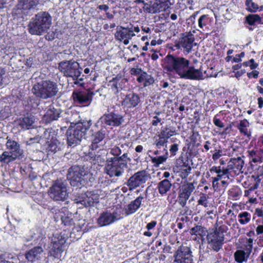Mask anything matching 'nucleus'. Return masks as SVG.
Wrapping results in <instances>:
<instances>
[{
    "mask_svg": "<svg viewBox=\"0 0 263 263\" xmlns=\"http://www.w3.org/2000/svg\"><path fill=\"white\" fill-rule=\"evenodd\" d=\"M248 125V121L246 119H244L240 122V123L237 126V128L241 133L244 134L245 135L249 136L250 134H248V129L246 128Z\"/></svg>",
    "mask_w": 263,
    "mask_h": 263,
    "instance_id": "58836bf2",
    "label": "nucleus"
},
{
    "mask_svg": "<svg viewBox=\"0 0 263 263\" xmlns=\"http://www.w3.org/2000/svg\"><path fill=\"white\" fill-rule=\"evenodd\" d=\"M160 121V119L157 116H156L154 117V120L152 121V125L154 126H157Z\"/></svg>",
    "mask_w": 263,
    "mask_h": 263,
    "instance_id": "69168bd1",
    "label": "nucleus"
},
{
    "mask_svg": "<svg viewBox=\"0 0 263 263\" xmlns=\"http://www.w3.org/2000/svg\"><path fill=\"white\" fill-rule=\"evenodd\" d=\"M222 156V151L218 150L217 152H215L212 156V158L214 160L218 159Z\"/></svg>",
    "mask_w": 263,
    "mask_h": 263,
    "instance_id": "13d9d810",
    "label": "nucleus"
},
{
    "mask_svg": "<svg viewBox=\"0 0 263 263\" xmlns=\"http://www.w3.org/2000/svg\"><path fill=\"white\" fill-rule=\"evenodd\" d=\"M124 122L123 116L115 111L105 114L98 120L96 125H101L105 127L106 126L117 127L121 125Z\"/></svg>",
    "mask_w": 263,
    "mask_h": 263,
    "instance_id": "1a4fd4ad",
    "label": "nucleus"
},
{
    "mask_svg": "<svg viewBox=\"0 0 263 263\" xmlns=\"http://www.w3.org/2000/svg\"><path fill=\"white\" fill-rule=\"evenodd\" d=\"M164 134H160L158 137V138L155 140L154 144L156 145L157 148H161V147H165L164 148H167V143L168 142L166 137H164Z\"/></svg>",
    "mask_w": 263,
    "mask_h": 263,
    "instance_id": "473e14b6",
    "label": "nucleus"
},
{
    "mask_svg": "<svg viewBox=\"0 0 263 263\" xmlns=\"http://www.w3.org/2000/svg\"><path fill=\"white\" fill-rule=\"evenodd\" d=\"M195 188L193 183H187L181 186L179 193L189 198Z\"/></svg>",
    "mask_w": 263,
    "mask_h": 263,
    "instance_id": "c85d7f7f",
    "label": "nucleus"
},
{
    "mask_svg": "<svg viewBox=\"0 0 263 263\" xmlns=\"http://www.w3.org/2000/svg\"><path fill=\"white\" fill-rule=\"evenodd\" d=\"M58 91V85L49 80L37 83L33 85L32 89V93L36 97L45 100L56 96Z\"/></svg>",
    "mask_w": 263,
    "mask_h": 263,
    "instance_id": "20e7f679",
    "label": "nucleus"
},
{
    "mask_svg": "<svg viewBox=\"0 0 263 263\" xmlns=\"http://www.w3.org/2000/svg\"><path fill=\"white\" fill-rule=\"evenodd\" d=\"M60 143L58 142V141H51L50 143L48 144V146L47 148V150L48 153L49 152L55 153L59 150H60V147L59 146Z\"/></svg>",
    "mask_w": 263,
    "mask_h": 263,
    "instance_id": "a19ab883",
    "label": "nucleus"
},
{
    "mask_svg": "<svg viewBox=\"0 0 263 263\" xmlns=\"http://www.w3.org/2000/svg\"><path fill=\"white\" fill-rule=\"evenodd\" d=\"M207 18L208 16L206 15H202L199 17L198 20V25L200 28H202L203 27L206 25L205 21Z\"/></svg>",
    "mask_w": 263,
    "mask_h": 263,
    "instance_id": "603ef678",
    "label": "nucleus"
},
{
    "mask_svg": "<svg viewBox=\"0 0 263 263\" xmlns=\"http://www.w3.org/2000/svg\"><path fill=\"white\" fill-rule=\"evenodd\" d=\"M140 101L139 96L135 93H130L126 95L122 101V104L127 108L136 107Z\"/></svg>",
    "mask_w": 263,
    "mask_h": 263,
    "instance_id": "aec40b11",
    "label": "nucleus"
},
{
    "mask_svg": "<svg viewBox=\"0 0 263 263\" xmlns=\"http://www.w3.org/2000/svg\"><path fill=\"white\" fill-rule=\"evenodd\" d=\"M52 24V17L46 11H40L30 20L28 24L29 32L33 35H41L48 31Z\"/></svg>",
    "mask_w": 263,
    "mask_h": 263,
    "instance_id": "f03ea898",
    "label": "nucleus"
},
{
    "mask_svg": "<svg viewBox=\"0 0 263 263\" xmlns=\"http://www.w3.org/2000/svg\"><path fill=\"white\" fill-rule=\"evenodd\" d=\"M105 137V130L102 129L97 132L93 135L92 144L90 147L92 150L96 149L99 147L98 143L101 142Z\"/></svg>",
    "mask_w": 263,
    "mask_h": 263,
    "instance_id": "cd10ccee",
    "label": "nucleus"
},
{
    "mask_svg": "<svg viewBox=\"0 0 263 263\" xmlns=\"http://www.w3.org/2000/svg\"><path fill=\"white\" fill-rule=\"evenodd\" d=\"M191 249L185 246L179 247L174 255L173 263H194Z\"/></svg>",
    "mask_w": 263,
    "mask_h": 263,
    "instance_id": "9b49d317",
    "label": "nucleus"
},
{
    "mask_svg": "<svg viewBox=\"0 0 263 263\" xmlns=\"http://www.w3.org/2000/svg\"><path fill=\"white\" fill-rule=\"evenodd\" d=\"M63 251V248L51 247L49 252L51 255L54 256L55 258H59L61 257V254Z\"/></svg>",
    "mask_w": 263,
    "mask_h": 263,
    "instance_id": "37998d69",
    "label": "nucleus"
},
{
    "mask_svg": "<svg viewBox=\"0 0 263 263\" xmlns=\"http://www.w3.org/2000/svg\"><path fill=\"white\" fill-rule=\"evenodd\" d=\"M75 202L80 203L85 208L94 206L99 202V195L95 191H87L76 198Z\"/></svg>",
    "mask_w": 263,
    "mask_h": 263,
    "instance_id": "f8f14e48",
    "label": "nucleus"
},
{
    "mask_svg": "<svg viewBox=\"0 0 263 263\" xmlns=\"http://www.w3.org/2000/svg\"><path fill=\"white\" fill-rule=\"evenodd\" d=\"M157 222L156 221H152L148 223L146 226V228L148 230L153 229L156 225Z\"/></svg>",
    "mask_w": 263,
    "mask_h": 263,
    "instance_id": "0e129e2a",
    "label": "nucleus"
},
{
    "mask_svg": "<svg viewBox=\"0 0 263 263\" xmlns=\"http://www.w3.org/2000/svg\"><path fill=\"white\" fill-rule=\"evenodd\" d=\"M94 95L90 91H77L72 93V97L74 102L88 106L91 103Z\"/></svg>",
    "mask_w": 263,
    "mask_h": 263,
    "instance_id": "dca6fc26",
    "label": "nucleus"
},
{
    "mask_svg": "<svg viewBox=\"0 0 263 263\" xmlns=\"http://www.w3.org/2000/svg\"><path fill=\"white\" fill-rule=\"evenodd\" d=\"M34 123V119L32 117L25 116L22 120H20L19 126L24 129H29Z\"/></svg>",
    "mask_w": 263,
    "mask_h": 263,
    "instance_id": "7c9ffc66",
    "label": "nucleus"
},
{
    "mask_svg": "<svg viewBox=\"0 0 263 263\" xmlns=\"http://www.w3.org/2000/svg\"><path fill=\"white\" fill-rule=\"evenodd\" d=\"M91 121H83L77 123L71 122L67 132V144L74 147L85 138L87 131L91 125Z\"/></svg>",
    "mask_w": 263,
    "mask_h": 263,
    "instance_id": "7ed1b4c3",
    "label": "nucleus"
},
{
    "mask_svg": "<svg viewBox=\"0 0 263 263\" xmlns=\"http://www.w3.org/2000/svg\"><path fill=\"white\" fill-rule=\"evenodd\" d=\"M205 233L206 231L205 228L201 226H196L192 228L190 231V233L192 235H195L196 236L199 235L200 236L205 235Z\"/></svg>",
    "mask_w": 263,
    "mask_h": 263,
    "instance_id": "f704fd0d",
    "label": "nucleus"
},
{
    "mask_svg": "<svg viewBox=\"0 0 263 263\" xmlns=\"http://www.w3.org/2000/svg\"><path fill=\"white\" fill-rule=\"evenodd\" d=\"M66 240L65 238L62 236L60 237H54V238L52 240V245L51 247L55 248H64L63 246L64 245Z\"/></svg>",
    "mask_w": 263,
    "mask_h": 263,
    "instance_id": "e433bc0d",
    "label": "nucleus"
},
{
    "mask_svg": "<svg viewBox=\"0 0 263 263\" xmlns=\"http://www.w3.org/2000/svg\"><path fill=\"white\" fill-rule=\"evenodd\" d=\"M208 198H209V197L206 194H202L197 201L198 204L201 205L205 208L208 207Z\"/></svg>",
    "mask_w": 263,
    "mask_h": 263,
    "instance_id": "49530a36",
    "label": "nucleus"
},
{
    "mask_svg": "<svg viewBox=\"0 0 263 263\" xmlns=\"http://www.w3.org/2000/svg\"><path fill=\"white\" fill-rule=\"evenodd\" d=\"M72 80L74 81V84L76 85H79L80 86H82L84 84L83 82L84 79L82 77L81 78L79 77L76 79H72Z\"/></svg>",
    "mask_w": 263,
    "mask_h": 263,
    "instance_id": "4d7b16f0",
    "label": "nucleus"
},
{
    "mask_svg": "<svg viewBox=\"0 0 263 263\" xmlns=\"http://www.w3.org/2000/svg\"><path fill=\"white\" fill-rule=\"evenodd\" d=\"M246 22L250 25H254L256 23H260L261 17L258 14H249L246 17Z\"/></svg>",
    "mask_w": 263,
    "mask_h": 263,
    "instance_id": "4c0bfd02",
    "label": "nucleus"
},
{
    "mask_svg": "<svg viewBox=\"0 0 263 263\" xmlns=\"http://www.w3.org/2000/svg\"><path fill=\"white\" fill-rule=\"evenodd\" d=\"M259 74V72L257 70H254L251 72L248 73L247 75L249 78H257Z\"/></svg>",
    "mask_w": 263,
    "mask_h": 263,
    "instance_id": "680f3d73",
    "label": "nucleus"
},
{
    "mask_svg": "<svg viewBox=\"0 0 263 263\" xmlns=\"http://www.w3.org/2000/svg\"><path fill=\"white\" fill-rule=\"evenodd\" d=\"M115 159H118V160L120 163H124L125 164V167L127 168V163L128 162L130 161L131 159L130 158L127 157V153H124L122 156L119 157H114Z\"/></svg>",
    "mask_w": 263,
    "mask_h": 263,
    "instance_id": "a18cd8bd",
    "label": "nucleus"
},
{
    "mask_svg": "<svg viewBox=\"0 0 263 263\" xmlns=\"http://www.w3.org/2000/svg\"><path fill=\"white\" fill-rule=\"evenodd\" d=\"M224 229L222 227L207 235V240L210 247L215 251L218 252L222 248L224 241Z\"/></svg>",
    "mask_w": 263,
    "mask_h": 263,
    "instance_id": "9d476101",
    "label": "nucleus"
},
{
    "mask_svg": "<svg viewBox=\"0 0 263 263\" xmlns=\"http://www.w3.org/2000/svg\"><path fill=\"white\" fill-rule=\"evenodd\" d=\"M222 178V175L218 174L217 177H213V185L214 186L218 185V181Z\"/></svg>",
    "mask_w": 263,
    "mask_h": 263,
    "instance_id": "5fc2aeb1",
    "label": "nucleus"
},
{
    "mask_svg": "<svg viewBox=\"0 0 263 263\" xmlns=\"http://www.w3.org/2000/svg\"><path fill=\"white\" fill-rule=\"evenodd\" d=\"M245 4L247 7V10L250 12H256L259 9L258 5L253 2L252 0H247Z\"/></svg>",
    "mask_w": 263,
    "mask_h": 263,
    "instance_id": "79ce46f5",
    "label": "nucleus"
},
{
    "mask_svg": "<svg viewBox=\"0 0 263 263\" xmlns=\"http://www.w3.org/2000/svg\"><path fill=\"white\" fill-rule=\"evenodd\" d=\"M71 214L70 215H61V220L63 224L66 226H72L74 224V220L73 218L71 217Z\"/></svg>",
    "mask_w": 263,
    "mask_h": 263,
    "instance_id": "ea45409f",
    "label": "nucleus"
},
{
    "mask_svg": "<svg viewBox=\"0 0 263 263\" xmlns=\"http://www.w3.org/2000/svg\"><path fill=\"white\" fill-rule=\"evenodd\" d=\"M92 161H94V163H99L103 162L104 159L101 157L100 155L96 154Z\"/></svg>",
    "mask_w": 263,
    "mask_h": 263,
    "instance_id": "bf43d9fd",
    "label": "nucleus"
},
{
    "mask_svg": "<svg viewBox=\"0 0 263 263\" xmlns=\"http://www.w3.org/2000/svg\"><path fill=\"white\" fill-rule=\"evenodd\" d=\"M143 72L140 68H133L130 69V73L133 75L139 76Z\"/></svg>",
    "mask_w": 263,
    "mask_h": 263,
    "instance_id": "864d4df0",
    "label": "nucleus"
},
{
    "mask_svg": "<svg viewBox=\"0 0 263 263\" xmlns=\"http://www.w3.org/2000/svg\"><path fill=\"white\" fill-rule=\"evenodd\" d=\"M110 153L114 156V157H119L122 153V151L119 146H115L110 149Z\"/></svg>",
    "mask_w": 263,
    "mask_h": 263,
    "instance_id": "09e8293b",
    "label": "nucleus"
},
{
    "mask_svg": "<svg viewBox=\"0 0 263 263\" xmlns=\"http://www.w3.org/2000/svg\"><path fill=\"white\" fill-rule=\"evenodd\" d=\"M119 219L120 218L118 217V214L116 212L111 213L108 211L103 212L100 214L98 217L97 223L100 227L107 226L111 224Z\"/></svg>",
    "mask_w": 263,
    "mask_h": 263,
    "instance_id": "f3484780",
    "label": "nucleus"
},
{
    "mask_svg": "<svg viewBox=\"0 0 263 263\" xmlns=\"http://www.w3.org/2000/svg\"><path fill=\"white\" fill-rule=\"evenodd\" d=\"M88 175V173L83 167L73 165L68 169L67 178L69 180L71 185L79 186L80 185H84L85 180Z\"/></svg>",
    "mask_w": 263,
    "mask_h": 263,
    "instance_id": "423d86ee",
    "label": "nucleus"
},
{
    "mask_svg": "<svg viewBox=\"0 0 263 263\" xmlns=\"http://www.w3.org/2000/svg\"><path fill=\"white\" fill-rule=\"evenodd\" d=\"M231 169H229V167L227 166V168H223L222 170L221 169L220 167H216L213 166L211 169V171H214L216 172L217 174H221L222 175V176L225 175H227L229 173V171H231Z\"/></svg>",
    "mask_w": 263,
    "mask_h": 263,
    "instance_id": "c03bdc74",
    "label": "nucleus"
},
{
    "mask_svg": "<svg viewBox=\"0 0 263 263\" xmlns=\"http://www.w3.org/2000/svg\"><path fill=\"white\" fill-rule=\"evenodd\" d=\"M243 160L241 157H238L236 158H231L228 163V167H229V169H231V170H236L240 171L243 166Z\"/></svg>",
    "mask_w": 263,
    "mask_h": 263,
    "instance_id": "bb28decb",
    "label": "nucleus"
},
{
    "mask_svg": "<svg viewBox=\"0 0 263 263\" xmlns=\"http://www.w3.org/2000/svg\"><path fill=\"white\" fill-rule=\"evenodd\" d=\"M154 82V78L150 75H148L147 73L146 77H145V81L144 83V86L146 87L149 86Z\"/></svg>",
    "mask_w": 263,
    "mask_h": 263,
    "instance_id": "8fccbe9b",
    "label": "nucleus"
},
{
    "mask_svg": "<svg viewBox=\"0 0 263 263\" xmlns=\"http://www.w3.org/2000/svg\"><path fill=\"white\" fill-rule=\"evenodd\" d=\"M150 5L151 10H149L150 12H153V13H157L160 12V8H162L163 6L167 7V4L161 2L160 0H156L155 2L153 3L152 1L150 2Z\"/></svg>",
    "mask_w": 263,
    "mask_h": 263,
    "instance_id": "c756f323",
    "label": "nucleus"
},
{
    "mask_svg": "<svg viewBox=\"0 0 263 263\" xmlns=\"http://www.w3.org/2000/svg\"><path fill=\"white\" fill-rule=\"evenodd\" d=\"M178 145L177 144H174L171 146L170 151L173 155H175L176 152L178 149Z\"/></svg>",
    "mask_w": 263,
    "mask_h": 263,
    "instance_id": "052dcab7",
    "label": "nucleus"
},
{
    "mask_svg": "<svg viewBox=\"0 0 263 263\" xmlns=\"http://www.w3.org/2000/svg\"><path fill=\"white\" fill-rule=\"evenodd\" d=\"M67 185L65 181H55L48 192L50 197L55 201H63L66 200L68 196Z\"/></svg>",
    "mask_w": 263,
    "mask_h": 263,
    "instance_id": "39448f33",
    "label": "nucleus"
},
{
    "mask_svg": "<svg viewBox=\"0 0 263 263\" xmlns=\"http://www.w3.org/2000/svg\"><path fill=\"white\" fill-rule=\"evenodd\" d=\"M126 168L125 164L120 163L118 159L112 157L106 159L104 171L110 177H120Z\"/></svg>",
    "mask_w": 263,
    "mask_h": 263,
    "instance_id": "6e6552de",
    "label": "nucleus"
},
{
    "mask_svg": "<svg viewBox=\"0 0 263 263\" xmlns=\"http://www.w3.org/2000/svg\"><path fill=\"white\" fill-rule=\"evenodd\" d=\"M18 157L11 154L9 152L5 151L2 155H0V161L3 163L7 164L13 161Z\"/></svg>",
    "mask_w": 263,
    "mask_h": 263,
    "instance_id": "2f4dec72",
    "label": "nucleus"
},
{
    "mask_svg": "<svg viewBox=\"0 0 263 263\" xmlns=\"http://www.w3.org/2000/svg\"><path fill=\"white\" fill-rule=\"evenodd\" d=\"M39 4L38 0H21L14 9L17 15H28Z\"/></svg>",
    "mask_w": 263,
    "mask_h": 263,
    "instance_id": "ddd939ff",
    "label": "nucleus"
},
{
    "mask_svg": "<svg viewBox=\"0 0 263 263\" xmlns=\"http://www.w3.org/2000/svg\"><path fill=\"white\" fill-rule=\"evenodd\" d=\"M164 151L165 152V155L152 158V162L154 164L155 166H159L160 164L164 163L166 160L167 158V152L165 148H164Z\"/></svg>",
    "mask_w": 263,
    "mask_h": 263,
    "instance_id": "72a5a7b5",
    "label": "nucleus"
},
{
    "mask_svg": "<svg viewBox=\"0 0 263 263\" xmlns=\"http://www.w3.org/2000/svg\"><path fill=\"white\" fill-rule=\"evenodd\" d=\"M146 72H143L140 76L137 78V81L139 83L144 82L145 81V77H146Z\"/></svg>",
    "mask_w": 263,
    "mask_h": 263,
    "instance_id": "e2e57ef3",
    "label": "nucleus"
},
{
    "mask_svg": "<svg viewBox=\"0 0 263 263\" xmlns=\"http://www.w3.org/2000/svg\"><path fill=\"white\" fill-rule=\"evenodd\" d=\"M45 254L43 249L40 246H36L26 252L25 257L28 261L33 262L41 260Z\"/></svg>",
    "mask_w": 263,
    "mask_h": 263,
    "instance_id": "a211bd4d",
    "label": "nucleus"
},
{
    "mask_svg": "<svg viewBox=\"0 0 263 263\" xmlns=\"http://www.w3.org/2000/svg\"><path fill=\"white\" fill-rule=\"evenodd\" d=\"M7 139V141L6 146L9 152L18 157L21 156L23 154V151L20 148V145L14 140L8 139V138Z\"/></svg>",
    "mask_w": 263,
    "mask_h": 263,
    "instance_id": "b1692460",
    "label": "nucleus"
},
{
    "mask_svg": "<svg viewBox=\"0 0 263 263\" xmlns=\"http://www.w3.org/2000/svg\"><path fill=\"white\" fill-rule=\"evenodd\" d=\"M61 113V110L60 108H57L50 105L43 117L44 120L47 123L57 120L60 117Z\"/></svg>",
    "mask_w": 263,
    "mask_h": 263,
    "instance_id": "412c9836",
    "label": "nucleus"
},
{
    "mask_svg": "<svg viewBox=\"0 0 263 263\" xmlns=\"http://www.w3.org/2000/svg\"><path fill=\"white\" fill-rule=\"evenodd\" d=\"M256 232L258 235L262 234L263 233V225L258 226L256 229Z\"/></svg>",
    "mask_w": 263,
    "mask_h": 263,
    "instance_id": "774afa93",
    "label": "nucleus"
},
{
    "mask_svg": "<svg viewBox=\"0 0 263 263\" xmlns=\"http://www.w3.org/2000/svg\"><path fill=\"white\" fill-rule=\"evenodd\" d=\"M98 8L100 10L107 11L109 9V7L106 5H101L98 7Z\"/></svg>",
    "mask_w": 263,
    "mask_h": 263,
    "instance_id": "338daca9",
    "label": "nucleus"
},
{
    "mask_svg": "<svg viewBox=\"0 0 263 263\" xmlns=\"http://www.w3.org/2000/svg\"><path fill=\"white\" fill-rule=\"evenodd\" d=\"M166 68L170 71L176 73L180 78L184 79L200 80L203 74L199 69L190 66V61L183 57L168 54L166 57Z\"/></svg>",
    "mask_w": 263,
    "mask_h": 263,
    "instance_id": "f257e3e1",
    "label": "nucleus"
},
{
    "mask_svg": "<svg viewBox=\"0 0 263 263\" xmlns=\"http://www.w3.org/2000/svg\"><path fill=\"white\" fill-rule=\"evenodd\" d=\"M126 82V80L122 78L121 77H116L112 78L111 80L109 82L108 86L110 87L112 91L115 94L119 92L120 90L122 89V85Z\"/></svg>",
    "mask_w": 263,
    "mask_h": 263,
    "instance_id": "5701e85b",
    "label": "nucleus"
},
{
    "mask_svg": "<svg viewBox=\"0 0 263 263\" xmlns=\"http://www.w3.org/2000/svg\"><path fill=\"white\" fill-rule=\"evenodd\" d=\"M195 39L192 34H187L181 37L176 46L179 48L182 47L185 51L189 53L193 48Z\"/></svg>",
    "mask_w": 263,
    "mask_h": 263,
    "instance_id": "6ab92c4d",
    "label": "nucleus"
},
{
    "mask_svg": "<svg viewBox=\"0 0 263 263\" xmlns=\"http://www.w3.org/2000/svg\"><path fill=\"white\" fill-rule=\"evenodd\" d=\"M238 218H239V222L241 224H246L249 223L251 220V214L247 212H243L238 214Z\"/></svg>",
    "mask_w": 263,
    "mask_h": 263,
    "instance_id": "c9c22d12",
    "label": "nucleus"
},
{
    "mask_svg": "<svg viewBox=\"0 0 263 263\" xmlns=\"http://www.w3.org/2000/svg\"><path fill=\"white\" fill-rule=\"evenodd\" d=\"M143 199L142 196H139L135 200L132 201L125 208V214L129 215L135 213L140 206Z\"/></svg>",
    "mask_w": 263,
    "mask_h": 263,
    "instance_id": "393cba45",
    "label": "nucleus"
},
{
    "mask_svg": "<svg viewBox=\"0 0 263 263\" xmlns=\"http://www.w3.org/2000/svg\"><path fill=\"white\" fill-rule=\"evenodd\" d=\"M164 134V137H166V138L168 140L169 138H170L173 135L176 134V130L175 129H171L169 131L166 132V130H162L160 132V134Z\"/></svg>",
    "mask_w": 263,
    "mask_h": 263,
    "instance_id": "3c124183",
    "label": "nucleus"
},
{
    "mask_svg": "<svg viewBox=\"0 0 263 263\" xmlns=\"http://www.w3.org/2000/svg\"><path fill=\"white\" fill-rule=\"evenodd\" d=\"M178 203L182 207H185V205L186 204V202L189 198L185 195H183L180 193H179L178 195Z\"/></svg>",
    "mask_w": 263,
    "mask_h": 263,
    "instance_id": "de8ad7c7",
    "label": "nucleus"
},
{
    "mask_svg": "<svg viewBox=\"0 0 263 263\" xmlns=\"http://www.w3.org/2000/svg\"><path fill=\"white\" fill-rule=\"evenodd\" d=\"M253 242V239H247L243 250H238L234 253V256L236 262L242 263L247 261L252 250Z\"/></svg>",
    "mask_w": 263,
    "mask_h": 263,
    "instance_id": "2eb2a0df",
    "label": "nucleus"
},
{
    "mask_svg": "<svg viewBox=\"0 0 263 263\" xmlns=\"http://www.w3.org/2000/svg\"><path fill=\"white\" fill-rule=\"evenodd\" d=\"M123 30H117L115 34V37L117 40L122 41L125 38L132 39V37L135 36V34L133 33V28L120 27Z\"/></svg>",
    "mask_w": 263,
    "mask_h": 263,
    "instance_id": "4be33fe9",
    "label": "nucleus"
},
{
    "mask_svg": "<svg viewBox=\"0 0 263 263\" xmlns=\"http://www.w3.org/2000/svg\"><path fill=\"white\" fill-rule=\"evenodd\" d=\"M213 122L216 126L220 128L223 127L224 126L223 123L221 122V121L219 119H217L216 117L214 118Z\"/></svg>",
    "mask_w": 263,
    "mask_h": 263,
    "instance_id": "6e6d98bb",
    "label": "nucleus"
},
{
    "mask_svg": "<svg viewBox=\"0 0 263 263\" xmlns=\"http://www.w3.org/2000/svg\"><path fill=\"white\" fill-rule=\"evenodd\" d=\"M59 69L66 77L76 79L81 76L82 68L79 64L74 61H62L59 64Z\"/></svg>",
    "mask_w": 263,
    "mask_h": 263,
    "instance_id": "0eeeda50",
    "label": "nucleus"
},
{
    "mask_svg": "<svg viewBox=\"0 0 263 263\" xmlns=\"http://www.w3.org/2000/svg\"><path fill=\"white\" fill-rule=\"evenodd\" d=\"M148 177L149 175L146 171L144 170L139 171L128 179L126 185L128 186L129 190L132 191L145 183L148 180Z\"/></svg>",
    "mask_w": 263,
    "mask_h": 263,
    "instance_id": "4468645a",
    "label": "nucleus"
},
{
    "mask_svg": "<svg viewBox=\"0 0 263 263\" xmlns=\"http://www.w3.org/2000/svg\"><path fill=\"white\" fill-rule=\"evenodd\" d=\"M172 184L168 179H165L158 183L157 189L161 195L166 194L171 189Z\"/></svg>",
    "mask_w": 263,
    "mask_h": 263,
    "instance_id": "a878e982",
    "label": "nucleus"
}]
</instances>
